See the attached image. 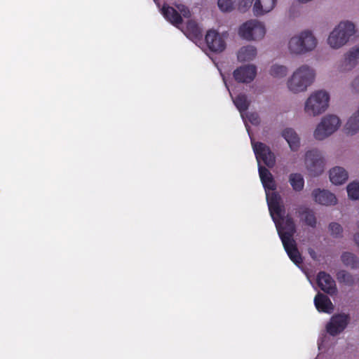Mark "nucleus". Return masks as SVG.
<instances>
[{"instance_id":"10","label":"nucleus","mask_w":359,"mask_h":359,"mask_svg":"<svg viewBox=\"0 0 359 359\" xmlns=\"http://www.w3.org/2000/svg\"><path fill=\"white\" fill-rule=\"evenodd\" d=\"M257 75V68L253 65H243L236 69L233 72L234 79L238 83H249Z\"/></svg>"},{"instance_id":"7","label":"nucleus","mask_w":359,"mask_h":359,"mask_svg":"<svg viewBox=\"0 0 359 359\" xmlns=\"http://www.w3.org/2000/svg\"><path fill=\"white\" fill-rule=\"evenodd\" d=\"M177 8L180 12L178 13L173 7L164 4L162 6L161 11L163 17L175 27H178L182 23V17L189 18L191 15V11L189 8L183 4L177 5Z\"/></svg>"},{"instance_id":"34","label":"nucleus","mask_w":359,"mask_h":359,"mask_svg":"<svg viewBox=\"0 0 359 359\" xmlns=\"http://www.w3.org/2000/svg\"><path fill=\"white\" fill-rule=\"evenodd\" d=\"M248 121L254 126H258L260 123V118L257 112H251L247 115Z\"/></svg>"},{"instance_id":"16","label":"nucleus","mask_w":359,"mask_h":359,"mask_svg":"<svg viewBox=\"0 0 359 359\" xmlns=\"http://www.w3.org/2000/svg\"><path fill=\"white\" fill-rule=\"evenodd\" d=\"M314 304L319 312L331 313L334 311V305L326 295L318 293L314 298Z\"/></svg>"},{"instance_id":"15","label":"nucleus","mask_w":359,"mask_h":359,"mask_svg":"<svg viewBox=\"0 0 359 359\" xmlns=\"http://www.w3.org/2000/svg\"><path fill=\"white\" fill-rule=\"evenodd\" d=\"M329 178L332 184L336 186L344 184L348 178V172L342 167L336 166L329 171Z\"/></svg>"},{"instance_id":"32","label":"nucleus","mask_w":359,"mask_h":359,"mask_svg":"<svg viewBox=\"0 0 359 359\" xmlns=\"http://www.w3.org/2000/svg\"><path fill=\"white\" fill-rule=\"evenodd\" d=\"M329 230L332 235L337 237L341 235L343 229L339 224L332 222L329 225Z\"/></svg>"},{"instance_id":"35","label":"nucleus","mask_w":359,"mask_h":359,"mask_svg":"<svg viewBox=\"0 0 359 359\" xmlns=\"http://www.w3.org/2000/svg\"><path fill=\"white\" fill-rule=\"evenodd\" d=\"M304 157H323L321 152L316 149L309 150L306 152Z\"/></svg>"},{"instance_id":"28","label":"nucleus","mask_w":359,"mask_h":359,"mask_svg":"<svg viewBox=\"0 0 359 359\" xmlns=\"http://www.w3.org/2000/svg\"><path fill=\"white\" fill-rule=\"evenodd\" d=\"M348 197L352 200L359 199V182H352L346 187Z\"/></svg>"},{"instance_id":"31","label":"nucleus","mask_w":359,"mask_h":359,"mask_svg":"<svg viewBox=\"0 0 359 359\" xmlns=\"http://www.w3.org/2000/svg\"><path fill=\"white\" fill-rule=\"evenodd\" d=\"M233 0H218L217 4L222 11H231L233 8Z\"/></svg>"},{"instance_id":"38","label":"nucleus","mask_w":359,"mask_h":359,"mask_svg":"<svg viewBox=\"0 0 359 359\" xmlns=\"http://www.w3.org/2000/svg\"><path fill=\"white\" fill-rule=\"evenodd\" d=\"M357 229H358L357 232H359V221L357 222Z\"/></svg>"},{"instance_id":"25","label":"nucleus","mask_w":359,"mask_h":359,"mask_svg":"<svg viewBox=\"0 0 359 359\" xmlns=\"http://www.w3.org/2000/svg\"><path fill=\"white\" fill-rule=\"evenodd\" d=\"M289 182L294 191L299 192L304 187V179L299 173H292L289 175Z\"/></svg>"},{"instance_id":"17","label":"nucleus","mask_w":359,"mask_h":359,"mask_svg":"<svg viewBox=\"0 0 359 359\" xmlns=\"http://www.w3.org/2000/svg\"><path fill=\"white\" fill-rule=\"evenodd\" d=\"M305 164L311 177L319 176L325 170V164L323 158H306Z\"/></svg>"},{"instance_id":"22","label":"nucleus","mask_w":359,"mask_h":359,"mask_svg":"<svg viewBox=\"0 0 359 359\" xmlns=\"http://www.w3.org/2000/svg\"><path fill=\"white\" fill-rule=\"evenodd\" d=\"M341 260L344 266L351 269L359 268V258L352 252H343L341 255Z\"/></svg>"},{"instance_id":"30","label":"nucleus","mask_w":359,"mask_h":359,"mask_svg":"<svg viewBox=\"0 0 359 359\" xmlns=\"http://www.w3.org/2000/svg\"><path fill=\"white\" fill-rule=\"evenodd\" d=\"M337 278L340 282L344 283L348 285H351L354 283L353 276L346 271H339L337 274Z\"/></svg>"},{"instance_id":"26","label":"nucleus","mask_w":359,"mask_h":359,"mask_svg":"<svg viewBox=\"0 0 359 359\" xmlns=\"http://www.w3.org/2000/svg\"><path fill=\"white\" fill-rule=\"evenodd\" d=\"M301 220L306 225L315 227L317 223L314 212L308 208H305L300 212Z\"/></svg>"},{"instance_id":"5","label":"nucleus","mask_w":359,"mask_h":359,"mask_svg":"<svg viewBox=\"0 0 359 359\" xmlns=\"http://www.w3.org/2000/svg\"><path fill=\"white\" fill-rule=\"evenodd\" d=\"M329 100L330 95L326 91L317 90L306 100L304 107L305 112L309 116H318L327 109Z\"/></svg>"},{"instance_id":"29","label":"nucleus","mask_w":359,"mask_h":359,"mask_svg":"<svg viewBox=\"0 0 359 359\" xmlns=\"http://www.w3.org/2000/svg\"><path fill=\"white\" fill-rule=\"evenodd\" d=\"M287 69L283 65H273L270 69V74L274 77H283L287 74Z\"/></svg>"},{"instance_id":"21","label":"nucleus","mask_w":359,"mask_h":359,"mask_svg":"<svg viewBox=\"0 0 359 359\" xmlns=\"http://www.w3.org/2000/svg\"><path fill=\"white\" fill-rule=\"evenodd\" d=\"M252 146L255 157H274L270 147L266 144L252 140Z\"/></svg>"},{"instance_id":"24","label":"nucleus","mask_w":359,"mask_h":359,"mask_svg":"<svg viewBox=\"0 0 359 359\" xmlns=\"http://www.w3.org/2000/svg\"><path fill=\"white\" fill-rule=\"evenodd\" d=\"M346 133L348 135H354L359 131V108L356 113L350 117L345 126Z\"/></svg>"},{"instance_id":"18","label":"nucleus","mask_w":359,"mask_h":359,"mask_svg":"<svg viewBox=\"0 0 359 359\" xmlns=\"http://www.w3.org/2000/svg\"><path fill=\"white\" fill-rule=\"evenodd\" d=\"M276 0H256L253 6V13L260 16L271 11L275 6Z\"/></svg>"},{"instance_id":"9","label":"nucleus","mask_w":359,"mask_h":359,"mask_svg":"<svg viewBox=\"0 0 359 359\" xmlns=\"http://www.w3.org/2000/svg\"><path fill=\"white\" fill-rule=\"evenodd\" d=\"M349 316L346 313L334 315L326 325L327 332L332 336H336L342 332L349 323Z\"/></svg>"},{"instance_id":"6","label":"nucleus","mask_w":359,"mask_h":359,"mask_svg":"<svg viewBox=\"0 0 359 359\" xmlns=\"http://www.w3.org/2000/svg\"><path fill=\"white\" fill-rule=\"evenodd\" d=\"M341 124L340 119L335 115L324 116L317 126L313 136L316 140H323L334 133Z\"/></svg>"},{"instance_id":"19","label":"nucleus","mask_w":359,"mask_h":359,"mask_svg":"<svg viewBox=\"0 0 359 359\" xmlns=\"http://www.w3.org/2000/svg\"><path fill=\"white\" fill-rule=\"evenodd\" d=\"M283 137L287 141L292 151H297L300 146V139L295 130L290 128L284 129L282 132Z\"/></svg>"},{"instance_id":"12","label":"nucleus","mask_w":359,"mask_h":359,"mask_svg":"<svg viewBox=\"0 0 359 359\" xmlns=\"http://www.w3.org/2000/svg\"><path fill=\"white\" fill-rule=\"evenodd\" d=\"M311 196L316 203L322 205L330 206L337 203L336 196L327 189H315Z\"/></svg>"},{"instance_id":"4","label":"nucleus","mask_w":359,"mask_h":359,"mask_svg":"<svg viewBox=\"0 0 359 359\" xmlns=\"http://www.w3.org/2000/svg\"><path fill=\"white\" fill-rule=\"evenodd\" d=\"M355 31L353 23L348 21L341 22L330 33L327 39L328 43L333 48H339L348 42Z\"/></svg>"},{"instance_id":"1","label":"nucleus","mask_w":359,"mask_h":359,"mask_svg":"<svg viewBox=\"0 0 359 359\" xmlns=\"http://www.w3.org/2000/svg\"><path fill=\"white\" fill-rule=\"evenodd\" d=\"M257 160L259 174L266 192L270 215L276 224L285 250L290 259L299 266L302 262V258L293 238L296 231L294 222L289 215L285 216L281 197L275 191L276 184L274 179L271 173L263 165L273 168L276 163L275 158H257Z\"/></svg>"},{"instance_id":"20","label":"nucleus","mask_w":359,"mask_h":359,"mask_svg":"<svg viewBox=\"0 0 359 359\" xmlns=\"http://www.w3.org/2000/svg\"><path fill=\"white\" fill-rule=\"evenodd\" d=\"M185 34L192 41L201 40L203 38L202 30L194 20L187 22Z\"/></svg>"},{"instance_id":"23","label":"nucleus","mask_w":359,"mask_h":359,"mask_svg":"<svg viewBox=\"0 0 359 359\" xmlns=\"http://www.w3.org/2000/svg\"><path fill=\"white\" fill-rule=\"evenodd\" d=\"M257 55V49L252 46L242 47L238 53V60L241 62L252 60Z\"/></svg>"},{"instance_id":"27","label":"nucleus","mask_w":359,"mask_h":359,"mask_svg":"<svg viewBox=\"0 0 359 359\" xmlns=\"http://www.w3.org/2000/svg\"><path fill=\"white\" fill-rule=\"evenodd\" d=\"M233 103L241 113L247 111L250 106V102L245 94L238 95L234 98Z\"/></svg>"},{"instance_id":"13","label":"nucleus","mask_w":359,"mask_h":359,"mask_svg":"<svg viewBox=\"0 0 359 359\" xmlns=\"http://www.w3.org/2000/svg\"><path fill=\"white\" fill-rule=\"evenodd\" d=\"M359 60V47L351 48L345 54L344 58L338 65V69L341 72H345L351 70L357 65Z\"/></svg>"},{"instance_id":"36","label":"nucleus","mask_w":359,"mask_h":359,"mask_svg":"<svg viewBox=\"0 0 359 359\" xmlns=\"http://www.w3.org/2000/svg\"><path fill=\"white\" fill-rule=\"evenodd\" d=\"M353 90L359 92V76H357L351 83Z\"/></svg>"},{"instance_id":"3","label":"nucleus","mask_w":359,"mask_h":359,"mask_svg":"<svg viewBox=\"0 0 359 359\" xmlns=\"http://www.w3.org/2000/svg\"><path fill=\"white\" fill-rule=\"evenodd\" d=\"M316 44V39L312 32L304 31L290 39L288 48L292 53L303 54L312 50Z\"/></svg>"},{"instance_id":"14","label":"nucleus","mask_w":359,"mask_h":359,"mask_svg":"<svg viewBox=\"0 0 359 359\" xmlns=\"http://www.w3.org/2000/svg\"><path fill=\"white\" fill-rule=\"evenodd\" d=\"M317 283L322 290L330 294H333L337 291L334 280L329 274L325 272H320L318 273L317 276Z\"/></svg>"},{"instance_id":"11","label":"nucleus","mask_w":359,"mask_h":359,"mask_svg":"<svg viewBox=\"0 0 359 359\" xmlns=\"http://www.w3.org/2000/svg\"><path fill=\"white\" fill-rule=\"evenodd\" d=\"M205 40L208 48L212 52L220 53L226 48L224 39L215 30H209L205 36Z\"/></svg>"},{"instance_id":"2","label":"nucleus","mask_w":359,"mask_h":359,"mask_svg":"<svg viewBox=\"0 0 359 359\" xmlns=\"http://www.w3.org/2000/svg\"><path fill=\"white\" fill-rule=\"evenodd\" d=\"M314 78L313 70L307 65H302L293 73L288 81V88L294 93L303 92L313 83Z\"/></svg>"},{"instance_id":"8","label":"nucleus","mask_w":359,"mask_h":359,"mask_svg":"<svg viewBox=\"0 0 359 359\" xmlns=\"http://www.w3.org/2000/svg\"><path fill=\"white\" fill-rule=\"evenodd\" d=\"M239 35L247 40H259L262 39L266 29L264 25L257 20H249L239 28Z\"/></svg>"},{"instance_id":"33","label":"nucleus","mask_w":359,"mask_h":359,"mask_svg":"<svg viewBox=\"0 0 359 359\" xmlns=\"http://www.w3.org/2000/svg\"><path fill=\"white\" fill-rule=\"evenodd\" d=\"M254 0H241L238 4V10L241 13H245L252 6Z\"/></svg>"},{"instance_id":"37","label":"nucleus","mask_w":359,"mask_h":359,"mask_svg":"<svg viewBox=\"0 0 359 359\" xmlns=\"http://www.w3.org/2000/svg\"><path fill=\"white\" fill-rule=\"evenodd\" d=\"M353 239L355 245L359 248V232L354 233Z\"/></svg>"}]
</instances>
